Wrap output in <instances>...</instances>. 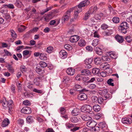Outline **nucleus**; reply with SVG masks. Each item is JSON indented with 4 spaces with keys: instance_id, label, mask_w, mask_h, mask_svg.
<instances>
[{
    "instance_id": "nucleus-43",
    "label": "nucleus",
    "mask_w": 132,
    "mask_h": 132,
    "mask_svg": "<svg viewBox=\"0 0 132 132\" xmlns=\"http://www.w3.org/2000/svg\"><path fill=\"white\" fill-rule=\"evenodd\" d=\"M114 80L112 79H109L107 81L108 84L109 85L113 86H114V83L113 82Z\"/></svg>"
},
{
    "instance_id": "nucleus-31",
    "label": "nucleus",
    "mask_w": 132,
    "mask_h": 132,
    "mask_svg": "<svg viewBox=\"0 0 132 132\" xmlns=\"http://www.w3.org/2000/svg\"><path fill=\"white\" fill-rule=\"evenodd\" d=\"M33 91L34 92L41 94L42 95L44 93V92L43 90L42 89H38L36 88H34Z\"/></svg>"
},
{
    "instance_id": "nucleus-18",
    "label": "nucleus",
    "mask_w": 132,
    "mask_h": 132,
    "mask_svg": "<svg viewBox=\"0 0 132 132\" xmlns=\"http://www.w3.org/2000/svg\"><path fill=\"white\" fill-rule=\"evenodd\" d=\"M66 72L68 75L70 76L73 75L75 73L74 69L72 68H68Z\"/></svg>"
},
{
    "instance_id": "nucleus-10",
    "label": "nucleus",
    "mask_w": 132,
    "mask_h": 132,
    "mask_svg": "<svg viewBox=\"0 0 132 132\" xmlns=\"http://www.w3.org/2000/svg\"><path fill=\"white\" fill-rule=\"evenodd\" d=\"M7 110H9V112L10 113L13 111L12 105L13 104V102L12 100H10L7 102Z\"/></svg>"
},
{
    "instance_id": "nucleus-55",
    "label": "nucleus",
    "mask_w": 132,
    "mask_h": 132,
    "mask_svg": "<svg viewBox=\"0 0 132 132\" xmlns=\"http://www.w3.org/2000/svg\"><path fill=\"white\" fill-rule=\"evenodd\" d=\"M64 47L66 49L68 50H71L72 48V46L68 44L65 45L64 46Z\"/></svg>"
},
{
    "instance_id": "nucleus-60",
    "label": "nucleus",
    "mask_w": 132,
    "mask_h": 132,
    "mask_svg": "<svg viewBox=\"0 0 132 132\" xmlns=\"http://www.w3.org/2000/svg\"><path fill=\"white\" fill-rule=\"evenodd\" d=\"M106 76V73L105 72H102L100 73L98 76H102V77H105Z\"/></svg>"
},
{
    "instance_id": "nucleus-57",
    "label": "nucleus",
    "mask_w": 132,
    "mask_h": 132,
    "mask_svg": "<svg viewBox=\"0 0 132 132\" xmlns=\"http://www.w3.org/2000/svg\"><path fill=\"white\" fill-rule=\"evenodd\" d=\"M70 79L69 77L68 76H66L64 77L63 78V82H67L70 80Z\"/></svg>"
},
{
    "instance_id": "nucleus-52",
    "label": "nucleus",
    "mask_w": 132,
    "mask_h": 132,
    "mask_svg": "<svg viewBox=\"0 0 132 132\" xmlns=\"http://www.w3.org/2000/svg\"><path fill=\"white\" fill-rule=\"evenodd\" d=\"M26 28L25 26H22L18 28V31L20 32H21L24 30Z\"/></svg>"
},
{
    "instance_id": "nucleus-24",
    "label": "nucleus",
    "mask_w": 132,
    "mask_h": 132,
    "mask_svg": "<svg viewBox=\"0 0 132 132\" xmlns=\"http://www.w3.org/2000/svg\"><path fill=\"white\" fill-rule=\"evenodd\" d=\"M95 51L96 53L99 55H101L102 54L103 52L102 50L98 47H96L95 48Z\"/></svg>"
},
{
    "instance_id": "nucleus-5",
    "label": "nucleus",
    "mask_w": 132,
    "mask_h": 132,
    "mask_svg": "<svg viewBox=\"0 0 132 132\" xmlns=\"http://www.w3.org/2000/svg\"><path fill=\"white\" fill-rule=\"evenodd\" d=\"M96 122L94 120L92 119L89 120L86 123V126L92 129H93V128L96 126Z\"/></svg>"
},
{
    "instance_id": "nucleus-41",
    "label": "nucleus",
    "mask_w": 132,
    "mask_h": 132,
    "mask_svg": "<svg viewBox=\"0 0 132 132\" xmlns=\"http://www.w3.org/2000/svg\"><path fill=\"white\" fill-rule=\"evenodd\" d=\"M11 33V35L12 38L13 39H15L16 37V35L14 31L13 30H10V31Z\"/></svg>"
},
{
    "instance_id": "nucleus-34",
    "label": "nucleus",
    "mask_w": 132,
    "mask_h": 132,
    "mask_svg": "<svg viewBox=\"0 0 132 132\" xmlns=\"http://www.w3.org/2000/svg\"><path fill=\"white\" fill-rule=\"evenodd\" d=\"M101 59L98 57H96L94 59V61L96 65L100 64L101 62Z\"/></svg>"
},
{
    "instance_id": "nucleus-23",
    "label": "nucleus",
    "mask_w": 132,
    "mask_h": 132,
    "mask_svg": "<svg viewBox=\"0 0 132 132\" xmlns=\"http://www.w3.org/2000/svg\"><path fill=\"white\" fill-rule=\"evenodd\" d=\"M40 59L43 60H46L47 59V54L46 53H41L39 56Z\"/></svg>"
},
{
    "instance_id": "nucleus-46",
    "label": "nucleus",
    "mask_w": 132,
    "mask_h": 132,
    "mask_svg": "<svg viewBox=\"0 0 132 132\" xmlns=\"http://www.w3.org/2000/svg\"><path fill=\"white\" fill-rule=\"evenodd\" d=\"M99 41L98 39H95L93 41L92 43V45L94 46H96L98 44V43Z\"/></svg>"
},
{
    "instance_id": "nucleus-6",
    "label": "nucleus",
    "mask_w": 132,
    "mask_h": 132,
    "mask_svg": "<svg viewBox=\"0 0 132 132\" xmlns=\"http://www.w3.org/2000/svg\"><path fill=\"white\" fill-rule=\"evenodd\" d=\"M102 94V97L106 98H108L109 99L111 98V95L108 93L106 89L103 90L101 92Z\"/></svg>"
},
{
    "instance_id": "nucleus-30",
    "label": "nucleus",
    "mask_w": 132,
    "mask_h": 132,
    "mask_svg": "<svg viewBox=\"0 0 132 132\" xmlns=\"http://www.w3.org/2000/svg\"><path fill=\"white\" fill-rule=\"evenodd\" d=\"M93 108L95 111L98 112L100 110L101 108L99 105L96 104L93 106Z\"/></svg>"
},
{
    "instance_id": "nucleus-21",
    "label": "nucleus",
    "mask_w": 132,
    "mask_h": 132,
    "mask_svg": "<svg viewBox=\"0 0 132 132\" xmlns=\"http://www.w3.org/2000/svg\"><path fill=\"white\" fill-rule=\"evenodd\" d=\"M97 9V7L96 6L90 7L88 11L91 14L95 13Z\"/></svg>"
},
{
    "instance_id": "nucleus-1",
    "label": "nucleus",
    "mask_w": 132,
    "mask_h": 132,
    "mask_svg": "<svg viewBox=\"0 0 132 132\" xmlns=\"http://www.w3.org/2000/svg\"><path fill=\"white\" fill-rule=\"evenodd\" d=\"M90 1L88 0H84L80 2L78 6L74 7L75 10L74 18L76 19L78 17V14L82 11V7H84L89 5Z\"/></svg>"
},
{
    "instance_id": "nucleus-16",
    "label": "nucleus",
    "mask_w": 132,
    "mask_h": 132,
    "mask_svg": "<svg viewBox=\"0 0 132 132\" xmlns=\"http://www.w3.org/2000/svg\"><path fill=\"white\" fill-rule=\"evenodd\" d=\"M79 39V36L77 35H74L71 36L70 39V41L71 43L76 42Z\"/></svg>"
},
{
    "instance_id": "nucleus-64",
    "label": "nucleus",
    "mask_w": 132,
    "mask_h": 132,
    "mask_svg": "<svg viewBox=\"0 0 132 132\" xmlns=\"http://www.w3.org/2000/svg\"><path fill=\"white\" fill-rule=\"evenodd\" d=\"M23 104L25 105H29L30 104V102L28 100H25L23 102Z\"/></svg>"
},
{
    "instance_id": "nucleus-61",
    "label": "nucleus",
    "mask_w": 132,
    "mask_h": 132,
    "mask_svg": "<svg viewBox=\"0 0 132 132\" xmlns=\"http://www.w3.org/2000/svg\"><path fill=\"white\" fill-rule=\"evenodd\" d=\"M36 71L37 73H39L42 71V69L39 66H37L36 68Z\"/></svg>"
},
{
    "instance_id": "nucleus-7",
    "label": "nucleus",
    "mask_w": 132,
    "mask_h": 132,
    "mask_svg": "<svg viewBox=\"0 0 132 132\" xmlns=\"http://www.w3.org/2000/svg\"><path fill=\"white\" fill-rule=\"evenodd\" d=\"M71 12V11L70 10L67 11L65 13L64 15L63 16L62 18V20L64 21L68 20L70 17V13Z\"/></svg>"
},
{
    "instance_id": "nucleus-49",
    "label": "nucleus",
    "mask_w": 132,
    "mask_h": 132,
    "mask_svg": "<svg viewBox=\"0 0 132 132\" xmlns=\"http://www.w3.org/2000/svg\"><path fill=\"white\" fill-rule=\"evenodd\" d=\"M98 98L96 96H93L92 97V100L93 102L96 103L98 102Z\"/></svg>"
},
{
    "instance_id": "nucleus-56",
    "label": "nucleus",
    "mask_w": 132,
    "mask_h": 132,
    "mask_svg": "<svg viewBox=\"0 0 132 132\" xmlns=\"http://www.w3.org/2000/svg\"><path fill=\"white\" fill-rule=\"evenodd\" d=\"M93 130L95 131H97L98 132L100 131H101V129L100 128V126H95V127L93 128Z\"/></svg>"
},
{
    "instance_id": "nucleus-19",
    "label": "nucleus",
    "mask_w": 132,
    "mask_h": 132,
    "mask_svg": "<svg viewBox=\"0 0 132 132\" xmlns=\"http://www.w3.org/2000/svg\"><path fill=\"white\" fill-rule=\"evenodd\" d=\"M80 112V110L79 109L77 108H75L72 110L71 114L73 116H77L79 114Z\"/></svg>"
},
{
    "instance_id": "nucleus-37",
    "label": "nucleus",
    "mask_w": 132,
    "mask_h": 132,
    "mask_svg": "<svg viewBox=\"0 0 132 132\" xmlns=\"http://www.w3.org/2000/svg\"><path fill=\"white\" fill-rule=\"evenodd\" d=\"M89 78L87 77H84L82 78L83 82L85 84H87L89 83H88V81H89Z\"/></svg>"
},
{
    "instance_id": "nucleus-40",
    "label": "nucleus",
    "mask_w": 132,
    "mask_h": 132,
    "mask_svg": "<svg viewBox=\"0 0 132 132\" xmlns=\"http://www.w3.org/2000/svg\"><path fill=\"white\" fill-rule=\"evenodd\" d=\"M91 14L88 11L85 14V16L83 18V19L85 20H87L90 16V15Z\"/></svg>"
},
{
    "instance_id": "nucleus-26",
    "label": "nucleus",
    "mask_w": 132,
    "mask_h": 132,
    "mask_svg": "<svg viewBox=\"0 0 132 132\" xmlns=\"http://www.w3.org/2000/svg\"><path fill=\"white\" fill-rule=\"evenodd\" d=\"M15 5L18 8H20L23 6L22 3L19 1H16L15 3Z\"/></svg>"
},
{
    "instance_id": "nucleus-32",
    "label": "nucleus",
    "mask_w": 132,
    "mask_h": 132,
    "mask_svg": "<svg viewBox=\"0 0 132 132\" xmlns=\"http://www.w3.org/2000/svg\"><path fill=\"white\" fill-rule=\"evenodd\" d=\"M109 54L110 56L113 59H116L118 57L117 54H116L114 52H110Z\"/></svg>"
},
{
    "instance_id": "nucleus-35",
    "label": "nucleus",
    "mask_w": 132,
    "mask_h": 132,
    "mask_svg": "<svg viewBox=\"0 0 132 132\" xmlns=\"http://www.w3.org/2000/svg\"><path fill=\"white\" fill-rule=\"evenodd\" d=\"M102 59L103 61L107 62H109L110 61V59L108 56H103L102 57Z\"/></svg>"
},
{
    "instance_id": "nucleus-51",
    "label": "nucleus",
    "mask_w": 132,
    "mask_h": 132,
    "mask_svg": "<svg viewBox=\"0 0 132 132\" xmlns=\"http://www.w3.org/2000/svg\"><path fill=\"white\" fill-rule=\"evenodd\" d=\"M26 68L25 66L22 65L20 66V70L22 73L25 72L26 70Z\"/></svg>"
},
{
    "instance_id": "nucleus-2",
    "label": "nucleus",
    "mask_w": 132,
    "mask_h": 132,
    "mask_svg": "<svg viewBox=\"0 0 132 132\" xmlns=\"http://www.w3.org/2000/svg\"><path fill=\"white\" fill-rule=\"evenodd\" d=\"M129 25L127 22L123 21L120 23L118 27L119 31L122 33L125 34L128 30Z\"/></svg>"
},
{
    "instance_id": "nucleus-14",
    "label": "nucleus",
    "mask_w": 132,
    "mask_h": 132,
    "mask_svg": "<svg viewBox=\"0 0 132 132\" xmlns=\"http://www.w3.org/2000/svg\"><path fill=\"white\" fill-rule=\"evenodd\" d=\"M77 98L80 100H84L87 98V96L84 93H81L78 95Z\"/></svg>"
},
{
    "instance_id": "nucleus-20",
    "label": "nucleus",
    "mask_w": 132,
    "mask_h": 132,
    "mask_svg": "<svg viewBox=\"0 0 132 132\" xmlns=\"http://www.w3.org/2000/svg\"><path fill=\"white\" fill-rule=\"evenodd\" d=\"M92 73L94 75L99 76L100 75V70L98 68H94L92 69Z\"/></svg>"
},
{
    "instance_id": "nucleus-47",
    "label": "nucleus",
    "mask_w": 132,
    "mask_h": 132,
    "mask_svg": "<svg viewBox=\"0 0 132 132\" xmlns=\"http://www.w3.org/2000/svg\"><path fill=\"white\" fill-rule=\"evenodd\" d=\"M70 120L71 122L74 123L77 122L78 121L77 118L75 117H71L70 119Z\"/></svg>"
},
{
    "instance_id": "nucleus-39",
    "label": "nucleus",
    "mask_w": 132,
    "mask_h": 132,
    "mask_svg": "<svg viewBox=\"0 0 132 132\" xmlns=\"http://www.w3.org/2000/svg\"><path fill=\"white\" fill-rule=\"evenodd\" d=\"M113 22L115 23H118L120 21V19L119 18L117 17H114L112 19Z\"/></svg>"
},
{
    "instance_id": "nucleus-12",
    "label": "nucleus",
    "mask_w": 132,
    "mask_h": 132,
    "mask_svg": "<svg viewBox=\"0 0 132 132\" xmlns=\"http://www.w3.org/2000/svg\"><path fill=\"white\" fill-rule=\"evenodd\" d=\"M59 56L60 58L62 59L66 58L67 56V52L64 50H61L59 53Z\"/></svg>"
},
{
    "instance_id": "nucleus-50",
    "label": "nucleus",
    "mask_w": 132,
    "mask_h": 132,
    "mask_svg": "<svg viewBox=\"0 0 132 132\" xmlns=\"http://www.w3.org/2000/svg\"><path fill=\"white\" fill-rule=\"evenodd\" d=\"M66 110L64 108L62 107L60 109L59 112L60 113L61 115L64 114Z\"/></svg>"
},
{
    "instance_id": "nucleus-53",
    "label": "nucleus",
    "mask_w": 132,
    "mask_h": 132,
    "mask_svg": "<svg viewBox=\"0 0 132 132\" xmlns=\"http://www.w3.org/2000/svg\"><path fill=\"white\" fill-rule=\"evenodd\" d=\"M40 65L41 67H45L47 66L46 63L44 61H41L40 63Z\"/></svg>"
},
{
    "instance_id": "nucleus-8",
    "label": "nucleus",
    "mask_w": 132,
    "mask_h": 132,
    "mask_svg": "<svg viewBox=\"0 0 132 132\" xmlns=\"http://www.w3.org/2000/svg\"><path fill=\"white\" fill-rule=\"evenodd\" d=\"M91 114L89 115H87L85 114H83L81 115L80 117L84 121H87L92 119Z\"/></svg>"
},
{
    "instance_id": "nucleus-29",
    "label": "nucleus",
    "mask_w": 132,
    "mask_h": 132,
    "mask_svg": "<svg viewBox=\"0 0 132 132\" xmlns=\"http://www.w3.org/2000/svg\"><path fill=\"white\" fill-rule=\"evenodd\" d=\"M93 58L92 57L86 59L84 61L85 64H91L93 62Z\"/></svg>"
},
{
    "instance_id": "nucleus-22",
    "label": "nucleus",
    "mask_w": 132,
    "mask_h": 132,
    "mask_svg": "<svg viewBox=\"0 0 132 132\" xmlns=\"http://www.w3.org/2000/svg\"><path fill=\"white\" fill-rule=\"evenodd\" d=\"M115 38L116 40L119 43H122L124 41L123 37L119 35H117L116 36Z\"/></svg>"
},
{
    "instance_id": "nucleus-15",
    "label": "nucleus",
    "mask_w": 132,
    "mask_h": 132,
    "mask_svg": "<svg viewBox=\"0 0 132 132\" xmlns=\"http://www.w3.org/2000/svg\"><path fill=\"white\" fill-rule=\"evenodd\" d=\"M98 126H100V128L101 130V132H104L102 131V130H103V131H104L107 128V126L104 122H101L99 124Z\"/></svg>"
},
{
    "instance_id": "nucleus-48",
    "label": "nucleus",
    "mask_w": 132,
    "mask_h": 132,
    "mask_svg": "<svg viewBox=\"0 0 132 132\" xmlns=\"http://www.w3.org/2000/svg\"><path fill=\"white\" fill-rule=\"evenodd\" d=\"M125 39L126 40L127 42L130 43L132 40V37L130 36H129L125 37Z\"/></svg>"
},
{
    "instance_id": "nucleus-25",
    "label": "nucleus",
    "mask_w": 132,
    "mask_h": 132,
    "mask_svg": "<svg viewBox=\"0 0 132 132\" xmlns=\"http://www.w3.org/2000/svg\"><path fill=\"white\" fill-rule=\"evenodd\" d=\"M9 123V121L8 119H4L2 123V126L5 127L7 126Z\"/></svg>"
},
{
    "instance_id": "nucleus-17",
    "label": "nucleus",
    "mask_w": 132,
    "mask_h": 132,
    "mask_svg": "<svg viewBox=\"0 0 132 132\" xmlns=\"http://www.w3.org/2000/svg\"><path fill=\"white\" fill-rule=\"evenodd\" d=\"M81 74L83 75L87 76L90 75L91 74V72L88 69H83L81 70Z\"/></svg>"
},
{
    "instance_id": "nucleus-3",
    "label": "nucleus",
    "mask_w": 132,
    "mask_h": 132,
    "mask_svg": "<svg viewBox=\"0 0 132 132\" xmlns=\"http://www.w3.org/2000/svg\"><path fill=\"white\" fill-rule=\"evenodd\" d=\"M81 111L84 113L88 112L91 116L94 115L93 112L92 111V108L89 105H85L81 107Z\"/></svg>"
},
{
    "instance_id": "nucleus-38",
    "label": "nucleus",
    "mask_w": 132,
    "mask_h": 132,
    "mask_svg": "<svg viewBox=\"0 0 132 132\" xmlns=\"http://www.w3.org/2000/svg\"><path fill=\"white\" fill-rule=\"evenodd\" d=\"M26 121L29 123H32L34 121L33 118L30 116H29L26 118Z\"/></svg>"
},
{
    "instance_id": "nucleus-13",
    "label": "nucleus",
    "mask_w": 132,
    "mask_h": 132,
    "mask_svg": "<svg viewBox=\"0 0 132 132\" xmlns=\"http://www.w3.org/2000/svg\"><path fill=\"white\" fill-rule=\"evenodd\" d=\"M122 122L124 124H126L128 125L132 123L131 119L129 118H124L121 120Z\"/></svg>"
},
{
    "instance_id": "nucleus-27",
    "label": "nucleus",
    "mask_w": 132,
    "mask_h": 132,
    "mask_svg": "<svg viewBox=\"0 0 132 132\" xmlns=\"http://www.w3.org/2000/svg\"><path fill=\"white\" fill-rule=\"evenodd\" d=\"M78 44L80 46L83 47L85 46L86 43L84 40L81 39L78 41Z\"/></svg>"
},
{
    "instance_id": "nucleus-59",
    "label": "nucleus",
    "mask_w": 132,
    "mask_h": 132,
    "mask_svg": "<svg viewBox=\"0 0 132 132\" xmlns=\"http://www.w3.org/2000/svg\"><path fill=\"white\" fill-rule=\"evenodd\" d=\"M109 26L105 24H102L101 28L103 30H105L108 28Z\"/></svg>"
},
{
    "instance_id": "nucleus-62",
    "label": "nucleus",
    "mask_w": 132,
    "mask_h": 132,
    "mask_svg": "<svg viewBox=\"0 0 132 132\" xmlns=\"http://www.w3.org/2000/svg\"><path fill=\"white\" fill-rule=\"evenodd\" d=\"M96 85L94 84H92L88 86V87L90 89H93L96 87Z\"/></svg>"
},
{
    "instance_id": "nucleus-11",
    "label": "nucleus",
    "mask_w": 132,
    "mask_h": 132,
    "mask_svg": "<svg viewBox=\"0 0 132 132\" xmlns=\"http://www.w3.org/2000/svg\"><path fill=\"white\" fill-rule=\"evenodd\" d=\"M108 99L103 97H99L98 99V103L104 105L106 102V100Z\"/></svg>"
},
{
    "instance_id": "nucleus-33",
    "label": "nucleus",
    "mask_w": 132,
    "mask_h": 132,
    "mask_svg": "<svg viewBox=\"0 0 132 132\" xmlns=\"http://www.w3.org/2000/svg\"><path fill=\"white\" fill-rule=\"evenodd\" d=\"M112 33V32L111 31L108 30L103 32L102 34L103 36H108L111 35Z\"/></svg>"
},
{
    "instance_id": "nucleus-9",
    "label": "nucleus",
    "mask_w": 132,
    "mask_h": 132,
    "mask_svg": "<svg viewBox=\"0 0 132 132\" xmlns=\"http://www.w3.org/2000/svg\"><path fill=\"white\" fill-rule=\"evenodd\" d=\"M22 113L25 114H30L31 112V109L29 107H24L21 110Z\"/></svg>"
},
{
    "instance_id": "nucleus-58",
    "label": "nucleus",
    "mask_w": 132,
    "mask_h": 132,
    "mask_svg": "<svg viewBox=\"0 0 132 132\" xmlns=\"http://www.w3.org/2000/svg\"><path fill=\"white\" fill-rule=\"evenodd\" d=\"M105 72L108 74H111L112 72V70L111 68L109 67L106 70Z\"/></svg>"
},
{
    "instance_id": "nucleus-63",
    "label": "nucleus",
    "mask_w": 132,
    "mask_h": 132,
    "mask_svg": "<svg viewBox=\"0 0 132 132\" xmlns=\"http://www.w3.org/2000/svg\"><path fill=\"white\" fill-rule=\"evenodd\" d=\"M109 66H107L105 65H100V68H101L103 69L105 72L106 71V70L108 68H109Z\"/></svg>"
},
{
    "instance_id": "nucleus-28",
    "label": "nucleus",
    "mask_w": 132,
    "mask_h": 132,
    "mask_svg": "<svg viewBox=\"0 0 132 132\" xmlns=\"http://www.w3.org/2000/svg\"><path fill=\"white\" fill-rule=\"evenodd\" d=\"M40 79V78L39 77L36 78L34 79V82L36 86L39 85Z\"/></svg>"
},
{
    "instance_id": "nucleus-36",
    "label": "nucleus",
    "mask_w": 132,
    "mask_h": 132,
    "mask_svg": "<svg viewBox=\"0 0 132 132\" xmlns=\"http://www.w3.org/2000/svg\"><path fill=\"white\" fill-rule=\"evenodd\" d=\"M53 48L51 46L48 47L46 48V51L48 53H51L53 52Z\"/></svg>"
},
{
    "instance_id": "nucleus-54",
    "label": "nucleus",
    "mask_w": 132,
    "mask_h": 132,
    "mask_svg": "<svg viewBox=\"0 0 132 132\" xmlns=\"http://www.w3.org/2000/svg\"><path fill=\"white\" fill-rule=\"evenodd\" d=\"M81 87L80 85L76 84L73 87V88L74 90L78 91H79L78 89L81 88Z\"/></svg>"
},
{
    "instance_id": "nucleus-42",
    "label": "nucleus",
    "mask_w": 132,
    "mask_h": 132,
    "mask_svg": "<svg viewBox=\"0 0 132 132\" xmlns=\"http://www.w3.org/2000/svg\"><path fill=\"white\" fill-rule=\"evenodd\" d=\"M17 123L18 125L22 126L24 123V121L22 119H18L17 121Z\"/></svg>"
},
{
    "instance_id": "nucleus-4",
    "label": "nucleus",
    "mask_w": 132,
    "mask_h": 132,
    "mask_svg": "<svg viewBox=\"0 0 132 132\" xmlns=\"http://www.w3.org/2000/svg\"><path fill=\"white\" fill-rule=\"evenodd\" d=\"M65 125L67 129H71L70 131L72 132H74L80 128V127H75L74 124L69 123H67Z\"/></svg>"
},
{
    "instance_id": "nucleus-44",
    "label": "nucleus",
    "mask_w": 132,
    "mask_h": 132,
    "mask_svg": "<svg viewBox=\"0 0 132 132\" xmlns=\"http://www.w3.org/2000/svg\"><path fill=\"white\" fill-rule=\"evenodd\" d=\"M2 104L4 109H7V102L5 100V101H3L2 102Z\"/></svg>"
},
{
    "instance_id": "nucleus-45",
    "label": "nucleus",
    "mask_w": 132,
    "mask_h": 132,
    "mask_svg": "<svg viewBox=\"0 0 132 132\" xmlns=\"http://www.w3.org/2000/svg\"><path fill=\"white\" fill-rule=\"evenodd\" d=\"M4 6L5 7H8L10 9H13L14 8V5L12 4H4Z\"/></svg>"
}]
</instances>
